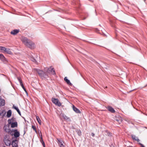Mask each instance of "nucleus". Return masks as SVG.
<instances>
[{"mask_svg": "<svg viewBox=\"0 0 147 147\" xmlns=\"http://www.w3.org/2000/svg\"><path fill=\"white\" fill-rule=\"evenodd\" d=\"M36 120L38 121V123L39 124L41 125V121L39 117L38 116H36Z\"/></svg>", "mask_w": 147, "mask_h": 147, "instance_id": "21", "label": "nucleus"}, {"mask_svg": "<svg viewBox=\"0 0 147 147\" xmlns=\"http://www.w3.org/2000/svg\"><path fill=\"white\" fill-rule=\"evenodd\" d=\"M0 59L3 61H6V58L3 55L1 54H0Z\"/></svg>", "mask_w": 147, "mask_h": 147, "instance_id": "17", "label": "nucleus"}, {"mask_svg": "<svg viewBox=\"0 0 147 147\" xmlns=\"http://www.w3.org/2000/svg\"><path fill=\"white\" fill-rule=\"evenodd\" d=\"M13 108L14 109L16 110L18 112V113H19V114L20 115H21V113L18 107H16L14 105H13Z\"/></svg>", "mask_w": 147, "mask_h": 147, "instance_id": "19", "label": "nucleus"}, {"mask_svg": "<svg viewBox=\"0 0 147 147\" xmlns=\"http://www.w3.org/2000/svg\"><path fill=\"white\" fill-rule=\"evenodd\" d=\"M8 122L9 124L11 125V128H14L18 126V123L17 122H13V119H9L8 120Z\"/></svg>", "mask_w": 147, "mask_h": 147, "instance_id": "4", "label": "nucleus"}, {"mask_svg": "<svg viewBox=\"0 0 147 147\" xmlns=\"http://www.w3.org/2000/svg\"><path fill=\"white\" fill-rule=\"evenodd\" d=\"M127 147H133L132 146H127Z\"/></svg>", "mask_w": 147, "mask_h": 147, "instance_id": "34", "label": "nucleus"}, {"mask_svg": "<svg viewBox=\"0 0 147 147\" xmlns=\"http://www.w3.org/2000/svg\"><path fill=\"white\" fill-rule=\"evenodd\" d=\"M139 144L140 145L141 147H145L141 143H140Z\"/></svg>", "mask_w": 147, "mask_h": 147, "instance_id": "29", "label": "nucleus"}, {"mask_svg": "<svg viewBox=\"0 0 147 147\" xmlns=\"http://www.w3.org/2000/svg\"><path fill=\"white\" fill-rule=\"evenodd\" d=\"M5 101L4 100L0 97V106H3L5 105Z\"/></svg>", "mask_w": 147, "mask_h": 147, "instance_id": "12", "label": "nucleus"}, {"mask_svg": "<svg viewBox=\"0 0 147 147\" xmlns=\"http://www.w3.org/2000/svg\"><path fill=\"white\" fill-rule=\"evenodd\" d=\"M19 32V30L16 29L14 30L11 32V34H13V35H15L17 34Z\"/></svg>", "mask_w": 147, "mask_h": 147, "instance_id": "9", "label": "nucleus"}, {"mask_svg": "<svg viewBox=\"0 0 147 147\" xmlns=\"http://www.w3.org/2000/svg\"><path fill=\"white\" fill-rule=\"evenodd\" d=\"M64 80L68 85H72V84L70 82L69 80L67 78V77H65Z\"/></svg>", "mask_w": 147, "mask_h": 147, "instance_id": "16", "label": "nucleus"}, {"mask_svg": "<svg viewBox=\"0 0 147 147\" xmlns=\"http://www.w3.org/2000/svg\"><path fill=\"white\" fill-rule=\"evenodd\" d=\"M107 88V86H106L104 88H105H105Z\"/></svg>", "mask_w": 147, "mask_h": 147, "instance_id": "33", "label": "nucleus"}, {"mask_svg": "<svg viewBox=\"0 0 147 147\" xmlns=\"http://www.w3.org/2000/svg\"><path fill=\"white\" fill-rule=\"evenodd\" d=\"M4 141L6 146H9L11 145V141L10 140L7 138V137H6L5 138H4Z\"/></svg>", "mask_w": 147, "mask_h": 147, "instance_id": "7", "label": "nucleus"}, {"mask_svg": "<svg viewBox=\"0 0 147 147\" xmlns=\"http://www.w3.org/2000/svg\"><path fill=\"white\" fill-rule=\"evenodd\" d=\"M17 79H18V81L19 82L20 84H21V83H22L21 79L20 78H19V77H18Z\"/></svg>", "mask_w": 147, "mask_h": 147, "instance_id": "25", "label": "nucleus"}, {"mask_svg": "<svg viewBox=\"0 0 147 147\" xmlns=\"http://www.w3.org/2000/svg\"><path fill=\"white\" fill-rule=\"evenodd\" d=\"M6 112L5 110H0V116L4 117Z\"/></svg>", "mask_w": 147, "mask_h": 147, "instance_id": "10", "label": "nucleus"}, {"mask_svg": "<svg viewBox=\"0 0 147 147\" xmlns=\"http://www.w3.org/2000/svg\"><path fill=\"white\" fill-rule=\"evenodd\" d=\"M17 140H15L12 141L11 143V145L13 146V147H17L18 146V144L16 142Z\"/></svg>", "mask_w": 147, "mask_h": 147, "instance_id": "11", "label": "nucleus"}, {"mask_svg": "<svg viewBox=\"0 0 147 147\" xmlns=\"http://www.w3.org/2000/svg\"><path fill=\"white\" fill-rule=\"evenodd\" d=\"M61 115H62V116L63 117L65 120L67 121H69V120H70V119L69 117L63 114H61Z\"/></svg>", "mask_w": 147, "mask_h": 147, "instance_id": "13", "label": "nucleus"}, {"mask_svg": "<svg viewBox=\"0 0 147 147\" xmlns=\"http://www.w3.org/2000/svg\"><path fill=\"white\" fill-rule=\"evenodd\" d=\"M40 131V132H41ZM38 132H39V135L40 136H41V133H40V132L39 133V131H38Z\"/></svg>", "mask_w": 147, "mask_h": 147, "instance_id": "32", "label": "nucleus"}, {"mask_svg": "<svg viewBox=\"0 0 147 147\" xmlns=\"http://www.w3.org/2000/svg\"><path fill=\"white\" fill-rule=\"evenodd\" d=\"M22 40L23 43L29 48L32 49L35 47V44L32 41L25 37H22Z\"/></svg>", "mask_w": 147, "mask_h": 147, "instance_id": "2", "label": "nucleus"}, {"mask_svg": "<svg viewBox=\"0 0 147 147\" xmlns=\"http://www.w3.org/2000/svg\"><path fill=\"white\" fill-rule=\"evenodd\" d=\"M107 109L109 111L111 112L112 113H113L115 112V111L114 109L111 107L110 106H109L108 107Z\"/></svg>", "mask_w": 147, "mask_h": 147, "instance_id": "15", "label": "nucleus"}, {"mask_svg": "<svg viewBox=\"0 0 147 147\" xmlns=\"http://www.w3.org/2000/svg\"><path fill=\"white\" fill-rule=\"evenodd\" d=\"M40 137H41V136H40Z\"/></svg>", "mask_w": 147, "mask_h": 147, "instance_id": "36", "label": "nucleus"}, {"mask_svg": "<svg viewBox=\"0 0 147 147\" xmlns=\"http://www.w3.org/2000/svg\"><path fill=\"white\" fill-rule=\"evenodd\" d=\"M52 101L53 103L59 107L61 106V103L57 98H52Z\"/></svg>", "mask_w": 147, "mask_h": 147, "instance_id": "6", "label": "nucleus"}, {"mask_svg": "<svg viewBox=\"0 0 147 147\" xmlns=\"http://www.w3.org/2000/svg\"><path fill=\"white\" fill-rule=\"evenodd\" d=\"M40 133H41V137H40L41 140H40V141H41V142L42 143V142L43 141V139L42 138V133H41V132H40Z\"/></svg>", "mask_w": 147, "mask_h": 147, "instance_id": "27", "label": "nucleus"}, {"mask_svg": "<svg viewBox=\"0 0 147 147\" xmlns=\"http://www.w3.org/2000/svg\"><path fill=\"white\" fill-rule=\"evenodd\" d=\"M11 110H9L7 113V117H11Z\"/></svg>", "mask_w": 147, "mask_h": 147, "instance_id": "18", "label": "nucleus"}, {"mask_svg": "<svg viewBox=\"0 0 147 147\" xmlns=\"http://www.w3.org/2000/svg\"><path fill=\"white\" fill-rule=\"evenodd\" d=\"M21 83V84H20V85L22 87V88H23V89L26 92H26V89L25 88L24 86V85H23V83Z\"/></svg>", "mask_w": 147, "mask_h": 147, "instance_id": "24", "label": "nucleus"}, {"mask_svg": "<svg viewBox=\"0 0 147 147\" xmlns=\"http://www.w3.org/2000/svg\"><path fill=\"white\" fill-rule=\"evenodd\" d=\"M32 128L34 130L36 133H37V131L36 130L35 126H34V125H32Z\"/></svg>", "mask_w": 147, "mask_h": 147, "instance_id": "26", "label": "nucleus"}, {"mask_svg": "<svg viewBox=\"0 0 147 147\" xmlns=\"http://www.w3.org/2000/svg\"><path fill=\"white\" fill-rule=\"evenodd\" d=\"M76 132L79 136H80L81 135V132L80 129H77Z\"/></svg>", "mask_w": 147, "mask_h": 147, "instance_id": "23", "label": "nucleus"}, {"mask_svg": "<svg viewBox=\"0 0 147 147\" xmlns=\"http://www.w3.org/2000/svg\"><path fill=\"white\" fill-rule=\"evenodd\" d=\"M36 70L42 78L47 79L49 78L51 73L53 75L55 74L54 68H52L51 66L49 68H45L44 69V71L38 69H36Z\"/></svg>", "mask_w": 147, "mask_h": 147, "instance_id": "1", "label": "nucleus"}, {"mask_svg": "<svg viewBox=\"0 0 147 147\" xmlns=\"http://www.w3.org/2000/svg\"><path fill=\"white\" fill-rule=\"evenodd\" d=\"M42 145H43V147H45V143L43 141L42 142Z\"/></svg>", "mask_w": 147, "mask_h": 147, "instance_id": "28", "label": "nucleus"}, {"mask_svg": "<svg viewBox=\"0 0 147 147\" xmlns=\"http://www.w3.org/2000/svg\"><path fill=\"white\" fill-rule=\"evenodd\" d=\"M116 121H117L119 123H120L122 122V118L121 117H120V118H119V119H116Z\"/></svg>", "mask_w": 147, "mask_h": 147, "instance_id": "22", "label": "nucleus"}, {"mask_svg": "<svg viewBox=\"0 0 147 147\" xmlns=\"http://www.w3.org/2000/svg\"><path fill=\"white\" fill-rule=\"evenodd\" d=\"M5 130L7 132L8 131V129H5Z\"/></svg>", "mask_w": 147, "mask_h": 147, "instance_id": "31", "label": "nucleus"}, {"mask_svg": "<svg viewBox=\"0 0 147 147\" xmlns=\"http://www.w3.org/2000/svg\"><path fill=\"white\" fill-rule=\"evenodd\" d=\"M4 147H5V146H4Z\"/></svg>", "mask_w": 147, "mask_h": 147, "instance_id": "37", "label": "nucleus"}, {"mask_svg": "<svg viewBox=\"0 0 147 147\" xmlns=\"http://www.w3.org/2000/svg\"><path fill=\"white\" fill-rule=\"evenodd\" d=\"M10 134L11 135H14L15 138H17L20 136V133L16 129H13L10 131Z\"/></svg>", "mask_w": 147, "mask_h": 147, "instance_id": "3", "label": "nucleus"}, {"mask_svg": "<svg viewBox=\"0 0 147 147\" xmlns=\"http://www.w3.org/2000/svg\"><path fill=\"white\" fill-rule=\"evenodd\" d=\"M72 108L73 110L76 113H81V112L80 110L78 109L75 107V106L74 105H72Z\"/></svg>", "mask_w": 147, "mask_h": 147, "instance_id": "8", "label": "nucleus"}, {"mask_svg": "<svg viewBox=\"0 0 147 147\" xmlns=\"http://www.w3.org/2000/svg\"><path fill=\"white\" fill-rule=\"evenodd\" d=\"M91 135L92 136L94 137V136L95 134H94V133H91Z\"/></svg>", "mask_w": 147, "mask_h": 147, "instance_id": "30", "label": "nucleus"}, {"mask_svg": "<svg viewBox=\"0 0 147 147\" xmlns=\"http://www.w3.org/2000/svg\"><path fill=\"white\" fill-rule=\"evenodd\" d=\"M131 136L132 138L135 141H137L138 142L140 141L138 138L135 135H131Z\"/></svg>", "mask_w": 147, "mask_h": 147, "instance_id": "14", "label": "nucleus"}, {"mask_svg": "<svg viewBox=\"0 0 147 147\" xmlns=\"http://www.w3.org/2000/svg\"><path fill=\"white\" fill-rule=\"evenodd\" d=\"M58 140L59 142V144L61 147H65L63 145L62 141L59 140Z\"/></svg>", "mask_w": 147, "mask_h": 147, "instance_id": "20", "label": "nucleus"}, {"mask_svg": "<svg viewBox=\"0 0 147 147\" xmlns=\"http://www.w3.org/2000/svg\"><path fill=\"white\" fill-rule=\"evenodd\" d=\"M35 59H33V61H35Z\"/></svg>", "mask_w": 147, "mask_h": 147, "instance_id": "35", "label": "nucleus"}, {"mask_svg": "<svg viewBox=\"0 0 147 147\" xmlns=\"http://www.w3.org/2000/svg\"><path fill=\"white\" fill-rule=\"evenodd\" d=\"M0 50H1L3 52H5L11 55L12 54V53L9 49L3 47H0Z\"/></svg>", "mask_w": 147, "mask_h": 147, "instance_id": "5", "label": "nucleus"}]
</instances>
